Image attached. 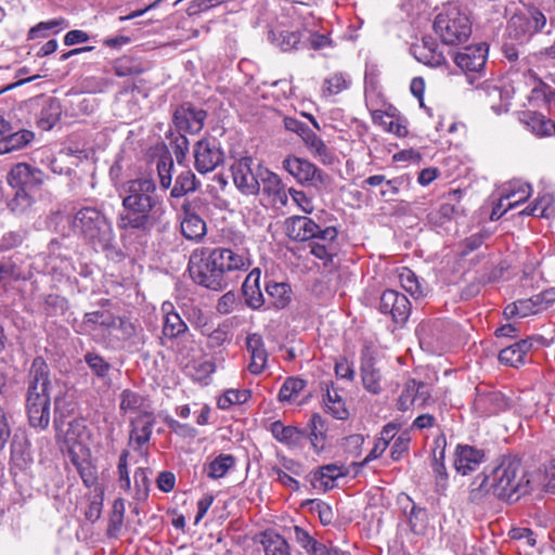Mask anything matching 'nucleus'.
I'll use <instances>...</instances> for the list:
<instances>
[{"mask_svg": "<svg viewBox=\"0 0 555 555\" xmlns=\"http://www.w3.org/2000/svg\"><path fill=\"white\" fill-rule=\"evenodd\" d=\"M119 196L122 206L118 216L120 229L150 231L164 221L166 205L152 178L140 177L126 181Z\"/></svg>", "mask_w": 555, "mask_h": 555, "instance_id": "nucleus-1", "label": "nucleus"}, {"mask_svg": "<svg viewBox=\"0 0 555 555\" xmlns=\"http://www.w3.org/2000/svg\"><path fill=\"white\" fill-rule=\"evenodd\" d=\"M249 267L250 260L245 251L224 247L196 249L189 260L192 280L214 291L228 286L230 273L247 271Z\"/></svg>", "mask_w": 555, "mask_h": 555, "instance_id": "nucleus-2", "label": "nucleus"}, {"mask_svg": "<svg viewBox=\"0 0 555 555\" xmlns=\"http://www.w3.org/2000/svg\"><path fill=\"white\" fill-rule=\"evenodd\" d=\"M529 479L521 462L516 456H504L500 464L486 475L478 487H472L469 500L480 502L487 495L515 502L528 492Z\"/></svg>", "mask_w": 555, "mask_h": 555, "instance_id": "nucleus-3", "label": "nucleus"}, {"mask_svg": "<svg viewBox=\"0 0 555 555\" xmlns=\"http://www.w3.org/2000/svg\"><path fill=\"white\" fill-rule=\"evenodd\" d=\"M75 234L86 240L94 249H108L115 238L112 223L95 207H83L70 219Z\"/></svg>", "mask_w": 555, "mask_h": 555, "instance_id": "nucleus-4", "label": "nucleus"}, {"mask_svg": "<svg viewBox=\"0 0 555 555\" xmlns=\"http://www.w3.org/2000/svg\"><path fill=\"white\" fill-rule=\"evenodd\" d=\"M433 28L443 44L460 46L469 39L473 23L465 9L449 3L436 15Z\"/></svg>", "mask_w": 555, "mask_h": 555, "instance_id": "nucleus-5", "label": "nucleus"}, {"mask_svg": "<svg viewBox=\"0 0 555 555\" xmlns=\"http://www.w3.org/2000/svg\"><path fill=\"white\" fill-rule=\"evenodd\" d=\"M83 430L85 426L81 423L77 421L70 422L65 435V441L68 444L72 464L76 467L83 485L91 488L98 481V470L91 461L90 450L76 441Z\"/></svg>", "mask_w": 555, "mask_h": 555, "instance_id": "nucleus-6", "label": "nucleus"}, {"mask_svg": "<svg viewBox=\"0 0 555 555\" xmlns=\"http://www.w3.org/2000/svg\"><path fill=\"white\" fill-rule=\"evenodd\" d=\"M49 367L40 357L34 359L29 371L26 409H50Z\"/></svg>", "mask_w": 555, "mask_h": 555, "instance_id": "nucleus-7", "label": "nucleus"}, {"mask_svg": "<svg viewBox=\"0 0 555 555\" xmlns=\"http://www.w3.org/2000/svg\"><path fill=\"white\" fill-rule=\"evenodd\" d=\"M194 166L199 173L214 171L224 160V153L216 138H203L193 149Z\"/></svg>", "mask_w": 555, "mask_h": 555, "instance_id": "nucleus-8", "label": "nucleus"}, {"mask_svg": "<svg viewBox=\"0 0 555 555\" xmlns=\"http://www.w3.org/2000/svg\"><path fill=\"white\" fill-rule=\"evenodd\" d=\"M253 165L254 159L249 156H244L235 160L231 166L235 186L246 195H256L260 190V173L255 172Z\"/></svg>", "mask_w": 555, "mask_h": 555, "instance_id": "nucleus-9", "label": "nucleus"}, {"mask_svg": "<svg viewBox=\"0 0 555 555\" xmlns=\"http://www.w3.org/2000/svg\"><path fill=\"white\" fill-rule=\"evenodd\" d=\"M283 168L299 183L325 181V175L307 159L288 155L282 163Z\"/></svg>", "mask_w": 555, "mask_h": 555, "instance_id": "nucleus-10", "label": "nucleus"}, {"mask_svg": "<svg viewBox=\"0 0 555 555\" xmlns=\"http://www.w3.org/2000/svg\"><path fill=\"white\" fill-rule=\"evenodd\" d=\"M44 180V173L28 164L15 165L8 175V182L13 189L31 191L39 188Z\"/></svg>", "mask_w": 555, "mask_h": 555, "instance_id": "nucleus-11", "label": "nucleus"}, {"mask_svg": "<svg viewBox=\"0 0 555 555\" xmlns=\"http://www.w3.org/2000/svg\"><path fill=\"white\" fill-rule=\"evenodd\" d=\"M379 311L390 314L396 323H404L411 311L409 299L395 289H386L379 300Z\"/></svg>", "mask_w": 555, "mask_h": 555, "instance_id": "nucleus-12", "label": "nucleus"}, {"mask_svg": "<svg viewBox=\"0 0 555 555\" xmlns=\"http://www.w3.org/2000/svg\"><path fill=\"white\" fill-rule=\"evenodd\" d=\"M207 113L204 109L185 103L176 109L173 122L180 131L195 134L203 129Z\"/></svg>", "mask_w": 555, "mask_h": 555, "instance_id": "nucleus-13", "label": "nucleus"}, {"mask_svg": "<svg viewBox=\"0 0 555 555\" xmlns=\"http://www.w3.org/2000/svg\"><path fill=\"white\" fill-rule=\"evenodd\" d=\"M488 57V46L483 42L464 48L454 54V63L465 73H480Z\"/></svg>", "mask_w": 555, "mask_h": 555, "instance_id": "nucleus-14", "label": "nucleus"}, {"mask_svg": "<svg viewBox=\"0 0 555 555\" xmlns=\"http://www.w3.org/2000/svg\"><path fill=\"white\" fill-rule=\"evenodd\" d=\"M117 325V318L108 310L87 312L81 322V332L88 334L101 333L103 338L113 335V328Z\"/></svg>", "mask_w": 555, "mask_h": 555, "instance_id": "nucleus-15", "label": "nucleus"}, {"mask_svg": "<svg viewBox=\"0 0 555 555\" xmlns=\"http://www.w3.org/2000/svg\"><path fill=\"white\" fill-rule=\"evenodd\" d=\"M534 343H538L542 346L548 345L547 339L542 336H532L528 339H522L502 349L499 353L500 362L511 366H518L519 364H524L525 357L527 352L533 347Z\"/></svg>", "mask_w": 555, "mask_h": 555, "instance_id": "nucleus-16", "label": "nucleus"}, {"mask_svg": "<svg viewBox=\"0 0 555 555\" xmlns=\"http://www.w3.org/2000/svg\"><path fill=\"white\" fill-rule=\"evenodd\" d=\"M322 230L319 224L306 216H293L285 220V232L294 241L313 240Z\"/></svg>", "mask_w": 555, "mask_h": 555, "instance_id": "nucleus-17", "label": "nucleus"}, {"mask_svg": "<svg viewBox=\"0 0 555 555\" xmlns=\"http://www.w3.org/2000/svg\"><path fill=\"white\" fill-rule=\"evenodd\" d=\"M447 439L444 435H439L434 440L431 450L433 470L435 473L437 492L443 493L448 486V473L444 465Z\"/></svg>", "mask_w": 555, "mask_h": 555, "instance_id": "nucleus-18", "label": "nucleus"}, {"mask_svg": "<svg viewBox=\"0 0 555 555\" xmlns=\"http://www.w3.org/2000/svg\"><path fill=\"white\" fill-rule=\"evenodd\" d=\"M163 314L162 334L167 339H176L185 334L189 330L186 323L176 311L175 306L170 301H165L160 308Z\"/></svg>", "mask_w": 555, "mask_h": 555, "instance_id": "nucleus-19", "label": "nucleus"}, {"mask_svg": "<svg viewBox=\"0 0 555 555\" xmlns=\"http://www.w3.org/2000/svg\"><path fill=\"white\" fill-rule=\"evenodd\" d=\"M246 349L250 356L248 371L254 375L261 374L267 367L268 352L262 337L259 334H250L246 338Z\"/></svg>", "mask_w": 555, "mask_h": 555, "instance_id": "nucleus-20", "label": "nucleus"}, {"mask_svg": "<svg viewBox=\"0 0 555 555\" xmlns=\"http://www.w3.org/2000/svg\"><path fill=\"white\" fill-rule=\"evenodd\" d=\"M483 461V452L470 446H457L454 457V468L462 475L476 470Z\"/></svg>", "mask_w": 555, "mask_h": 555, "instance_id": "nucleus-21", "label": "nucleus"}, {"mask_svg": "<svg viewBox=\"0 0 555 555\" xmlns=\"http://www.w3.org/2000/svg\"><path fill=\"white\" fill-rule=\"evenodd\" d=\"M155 416L152 412L143 411L135 418L131 421L130 441L134 442L138 448H141L150 441L153 426L155 424Z\"/></svg>", "mask_w": 555, "mask_h": 555, "instance_id": "nucleus-22", "label": "nucleus"}, {"mask_svg": "<svg viewBox=\"0 0 555 555\" xmlns=\"http://www.w3.org/2000/svg\"><path fill=\"white\" fill-rule=\"evenodd\" d=\"M415 59L430 67H438L446 63L443 53L431 38H424L421 44L413 47Z\"/></svg>", "mask_w": 555, "mask_h": 555, "instance_id": "nucleus-23", "label": "nucleus"}, {"mask_svg": "<svg viewBox=\"0 0 555 555\" xmlns=\"http://www.w3.org/2000/svg\"><path fill=\"white\" fill-rule=\"evenodd\" d=\"M338 232L334 227H326L313 240H310V253L321 260H330L333 253V243Z\"/></svg>", "mask_w": 555, "mask_h": 555, "instance_id": "nucleus-24", "label": "nucleus"}, {"mask_svg": "<svg viewBox=\"0 0 555 555\" xmlns=\"http://www.w3.org/2000/svg\"><path fill=\"white\" fill-rule=\"evenodd\" d=\"M180 225L182 235L189 241L199 242L207 233L206 222L185 205Z\"/></svg>", "mask_w": 555, "mask_h": 555, "instance_id": "nucleus-25", "label": "nucleus"}, {"mask_svg": "<svg viewBox=\"0 0 555 555\" xmlns=\"http://www.w3.org/2000/svg\"><path fill=\"white\" fill-rule=\"evenodd\" d=\"M270 433L279 442L289 447H298L306 438V431L296 426H286L281 421L270 425Z\"/></svg>", "mask_w": 555, "mask_h": 555, "instance_id": "nucleus-26", "label": "nucleus"}, {"mask_svg": "<svg viewBox=\"0 0 555 555\" xmlns=\"http://www.w3.org/2000/svg\"><path fill=\"white\" fill-rule=\"evenodd\" d=\"M259 178L263 184V193L272 197V203L285 206L288 202V196L280 177L266 170L263 173H260Z\"/></svg>", "mask_w": 555, "mask_h": 555, "instance_id": "nucleus-27", "label": "nucleus"}, {"mask_svg": "<svg viewBox=\"0 0 555 555\" xmlns=\"http://www.w3.org/2000/svg\"><path fill=\"white\" fill-rule=\"evenodd\" d=\"M520 120L538 137L555 134V122L541 113L525 112Z\"/></svg>", "mask_w": 555, "mask_h": 555, "instance_id": "nucleus-28", "label": "nucleus"}, {"mask_svg": "<svg viewBox=\"0 0 555 555\" xmlns=\"http://www.w3.org/2000/svg\"><path fill=\"white\" fill-rule=\"evenodd\" d=\"M361 374L363 387L371 393L377 395L382 391V374L376 367L375 360L372 357L362 359Z\"/></svg>", "mask_w": 555, "mask_h": 555, "instance_id": "nucleus-29", "label": "nucleus"}, {"mask_svg": "<svg viewBox=\"0 0 555 555\" xmlns=\"http://www.w3.org/2000/svg\"><path fill=\"white\" fill-rule=\"evenodd\" d=\"M326 421L319 414H313L309 422V433L306 438L309 439L311 447L317 453L325 449L326 443Z\"/></svg>", "mask_w": 555, "mask_h": 555, "instance_id": "nucleus-30", "label": "nucleus"}, {"mask_svg": "<svg viewBox=\"0 0 555 555\" xmlns=\"http://www.w3.org/2000/svg\"><path fill=\"white\" fill-rule=\"evenodd\" d=\"M259 271L254 270L247 275L242 286L246 304L253 309L260 308L266 301L259 287Z\"/></svg>", "mask_w": 555, "mask_h": 555, "instance_id": "nucleus-31", "label": "nucleus"}, {"mask_svg": "<svg viewBox=\"0 0 555 555\" xmlns=\"http://www.w3.org/2000/svg\"><path fill=\"white\" fill-rule=\"evenodd\" d=\"M340 476H343L341 469L334 464H330L312 473L310 482L313 488L326 491L334 487L335 480Z\"/></svg>", "mask_w": 555, "mask_h": 555, "instance_id": "nucleus-32", "label": "nucleus"}, {"mask_svg": "<svg viewBox=\"0 0 555 555\" xmlns=\"http://www.w3.org/2000/svg\"><path fill=\"white\" fill-rule=\"evenodd\" d=\"M302 38L300 30L272 29L269 39L282 51L287 52L297 49Z\"/></svg>", "mask_w": 555, "mask_h": 555, "instance_id": "nucleus-33", "label": "nucleus"}, {"mask_svg": "<svg viewBox=\"0 0 555 555\" xmlns=\"http://www.w3.org/2000/svg\"><path fill=\"white\" fill-rule=\"evenodd\" d=\"M302 141L314 158L324 165H332L334 163L335 156L333 152L314 131H311Z\"/></svg>", "mask_w": 555, "mask_h": 555, "instance_id": "nucleus-34", "label": "nucleus"}, {"mask_svg": "<svg viewBox=\"0 0 555 555\" xmlns=\"http://www.w3.org/2000/svg\"><path fill=\"white\" fill-rule=\"evenodd\" d=\"M35 138V134L29 130L12 131L10 126V132L4 135V139L0 141V154H7L12 151L21 150L28 145Z\"/></svg>", "mask_w": 555, "mask_h": 555, "instance_id": "nucleus-35", "label": "nucleus"}, {"mask_svg": "<svg viewBox=\"0 0 555 555\" xmlns=\"http://www.w3.org/2000/svg\"><path fill=\"white\" fill-rule=\"evenodd\" d=\"M399 282L402 288L416 299L426 296L428 293L427 285L409 268L400 270Z\"/></svg>", "mask_w": 555, "mask_h": 555, "instance_id": "nucleus-36", "label": "nucleus"}, {"mask_svg": "<svg viewBox=\"0 0 555 555\" xmlns=\"http://www.w3.org/2000/svg\"><path fill=\"white\" fill-rule=\"evenodd\" d=\"M62 114L61 104L56 99L49 98L43 101L38 117V125L43 130H50L60 119Z\"/></svg>", "mask_w": 555, "mask_h": 555, "instance_id": "nucleus-37", "label": "nucleus"}, {"mask_svg": "<svg viewBox=\"0 0 555 555\" xmlns=\"http://www.w3.org/2000/svg\"><path fill=\"white\" fill-rule=\"evenodd\" d=\"M266 293L270 305L278 309L285 308L291 301L292 289L287 283L269 282L266 284Z\"/></svg>", "mask_w": 555, "mask_h": 555, "instance_id": "nucleus-38", "label": "nucleus"}, {"mask_svg": "<svg viewBox=\"0 0 555 555\" xmlns=\"http://www.w3.org/2000/svg\"><path fill=\"white\" fill-rule=\"evenodd\" d=\"M197 186L196 176L190 169H186L178 175L176 183L170 191V195L171 197L179 198L188 193L195 192Z\"/></svg>", "mask_w": 555, "mask_h": 555, "instance_id": "nucleus-39", "label": "nucleus"}, {"mask_svg": "<svg viewBox=\"0 0 555 555\" xmlns=\"http://www.w3.org/2000/svg\"><path fill=\"white\" fill-rule=\"evenodd\" d=\"M532 193V188L529 183L515 180L511 181L507 185L504 186L502 197L505 199L515 198L512 203L514 206L519 205L520 203L527 201Z\"/></svg>", "mask_w": 555, "mask_h": 555, "instance_id": "nucleus-40", "label": "nucleus"}, {"mask_svg": "<svg viewBox=\"0 0 555 555\" xmlns=\"http://www.w3.org/2000/svg\"><path fill=\"white\" fill-rule=\"evenodd\" d=\"M324 404L326 411L337 420H346L349 412L343 398L339 396L336 389H327L324 397Z\"/></svg>", "mask_w": 555, "mask_h": 555, "instance_id": "nucleus-41", "label": "nucleus"}, {"mask_svg": "<svg viewBox=\"0 0 555 555\" xmlns=\"http://www.w3.org/2000/svg\"><path fill=\"white\" fill-rule=\"evenodd\" d=\"M235 464V457L231 454H219L206 467V475L211 479H218L227 475Z\"/></svg>", "mask_w": 555, "mask_h": 555, "instance_id": "nucleus-42", "label": "nucleus"}, {"mask_svg": "<svg viewBox=\"0 0 555 555\" xmlns=\"http://www.w3.org/2000/svg\"><path fill=\"white\" fill-rule=\"evenodd\" d=\"M507 30L511 37L517 40H524L534 35L528 18L524 14H515L511 17Z\"/></svg>", "mask_w": 555, "mask_h": 555, "instance_id": "nucleus-43", "label": "nucleus"}, {"mask_svg": "<svg viewBox=\"0 0 555 555\" xmlns=\"http://www.w3.org/2000/svg\"><path fill=\"white\" fill-rule=\"evenodd\" d=\"M538 309L532 300V297L527 299H519L515 302L507 305L504 309L506 318H526L530 314L538 313Z\"/></svg>", "mask_w": 555, "mask_h": 555, "instance_id": "nucleus-44", "label": "nucleus"}, {"mask_svg": "<svg viewBox=\"0 0 555 555\" xmlns=\"http://www.w3.org/2000/svg\"><path fill=\"white\" fill-rule=\"evenodd\" d=\"M350 79L343 73L330 75L323 82L322 93L324 96H331L348 89Z\"/></svg>", "mask_w": 555, "mask_h": 555, "instance_id": "nucleus-45", "label": "nucleus"}, {"mask_svg": "<svg viewBox=\"0 0 555 555\" xmlns=\"http://www.w3.org/2000/svg\"><path fill=\"white\" fill-rule=\"evenodd\" d=\"M114 73L118 77L135 76L141 74L144 68L138 60L130 56L117 59L113 65Z\"/></svg>", "mask_w": 555, "mask_h": 555, "instance_id": "nucleus-46", "label": "nucleus"}, {"mask_svg": "<svg viewBox=\"0 0 555 555\" xmlns=\"http://www.w3.org/2000/svg\"><path fill=\"white\" fill-rule=\"evenodd\" d=\"M306 387V382L297 377H288L282 385L279 399L282 402H292Z\"/></svg>", "mask_w": 555, "mask_h": 555, "instance_id": "nucleus-47", "label": "nucleus"}, {"mask_svg": "<svg viewBox=\"0 0 555 555\" xmlns=\"http://www.w3.org/2000/svg\"><path fill=\"white\" fill-rule=\"evenodd\" d=\"M417 380L411 378L404 384L403 390L397 400L399 411L405 412L412 405L416 404Z\"/></svg>", "mask_w": 555, "mask_h": 555, "instance_id": "nucleus-48", "label": "nucleus"}, {"mask_svg": "<svg viewBox=\"0 0 555 555\" xmlns=\"http://www.w3.org/2000/svg\"><path fill=\"white\" fill-rule=\"evenodd\" d=\"M173 160L170 156H162L156 164L160 188L168 190L172 182Z\"/></svg>", "mask_w": 555, "mask_h": 555, "instance_id": "nucleus-49", "label": "nucleus"}, {"mask_svg": "<svg viewBox=\"0 0 555 555\" xmlns=\"http://www.w3.org/2000/svg\"><path fill=\"white\" fill-rule=\"evenodd\" d=\"M134 489H133V498L137 501H144L147 499L149 490H150V478L149 472L145 468H138L134 472Z\"/></svg>", "mask_w": 555, "mask_h": 555, "instance_id": "nucleus-50", "label": "nucleus"}, {"mask_svg": "<svg viewBox=\"0 0 555 555\" xmlns=\"http://www.w3.org/2000/svg\"><path fill=\"white\" fill-rule=\"evenodd\" d=\"M263 545L266 555H291L286 540L280 534L266 537Z\"/></svg>", "mask_w": 555, "mask_h": 555, "instance_id": "nucleus-51", "label": "nucleus"}, {"mask_svg": "<svg viewBox=\"0 0 555 555\" xmlns=\"http://www.w3.org/2000/svg\"><path fill=\"white\" fill-rule=\"evenodd\" d=\"M145 399L139 393L126 389L120 395V410L124 412H135L144 408Z\"/></svg>", "mask_w": 555, "mask_h": 555, "instance_id": "nucleus-52", "label": "nucleus"}, {"mask_svg": "<svg viewBox=\"0 0 555 555\" xmlns=\"http://www.w3.org/2000/svg\"><path fill=\"white\" fill-rule=\"evenodd\" d=\"M250 397L249 390H227L218 400V406L222 410L229 409L232 404L246 402Z\"/></svg>", "mask_w": 555, "mask_h": 555, "instance_id": "nucleus-53", "label": "nucleus"}, {"mask_svg": "<svg viewBox=\"0 0 555 555\" xmlns=\"http://www.w3.org/2000/svg\"><path fill=\"white\" fill-rule=\"evenodd\" d=\"M117 325L113 328V332H118L117 338L120 340H129L138 335V332L141 331V327L134 324L127 317H116Z\"/></svg>", "mask_w": 555, "mask_h": 555, "instance_id": "nucleus-54", "label": "nucleus"}, {"mask_svg": "<svg viewBox=\"0 0 555 555\" xmlns=\"http://www.w3.org/2000/svg\"><path fill=\"white\" fill-rule=\"evenodd\" d=\"M85 361L92 372L100 378L105 377L111 370V364L96 352H87L85 354Z\"/></svg>", "mask_w": 555, "mask_h": 555, "instance_id": "nucleus-55", "label": "nucleus"}, {"mask_svg": "<svg viewBox=\"0 0 555 555\" xmlns=\"http://www.w3.org/2000/svg\"><path fill=\"white\" fill-rule=\"evenodd\" d=\"M31 204L33 197L28 191L16 189L14 196L8 203V207L14 214H24Z\"/></svg>", "mask_w": 555, "mask_h": 555, "instance_id": "nucleus-56", "label": "nucleus"}, {"mask_svg": "<svg viewBox=\"0 0 555 555\" xmlns=\"http://www.w3.org/2000/svg\"><path fill=\"white\" fill-rule=\"evenodd\" d=\"M128 456H129V451L124 450L119 455L118 465H117L118 483H119V487L126 491L131 490V480H130L129 470H128Z\"/></svg>", "mask_w": 555, "mask_h": 555, "instance_id": "nucleus-57", "label": "nucleus"}, {"mask_svg": "<svg viewBox=\"0 0 555 555\" xmlns=\"http://www.w3.org/2000/svg\"><path fill=\"white\" fill-rule=\"evenodd\" d=\"M29 425L34 428L46 429L50 423V409H26Z\"/></svg>", "mask_w": 555, "mask_h": 555, "instance_id": "nucleus-58", "label": "nucleus"}, {"mask_svg": "<svg viewBox=\"0 0 555 555\" xmlns=\"http://www.w3.org/2000/svg\"><path fill=\"white\" fill-rule=\"evenodd\" d=\"M289 537L291 539L295 540L307 552H309L310 548H312L313 545H315V543L318 542L309 534L308 531H306L299 526H293L292 528H289Z\"/></svg>", "mask_w": 555, "mask_h": 555, "instance_id": "nucleus-59", "label": "nucleus"}, {"mask_svg": "<svg viewBox=\"0 0 555 555\" xmlns=\"http://www.w3.org/2000/svg\"><path fill=\"white\" fill-rule=\"evenodd\" d=\"M531 94L533 99L542 98L548 106L555 107V89L541 79L538 80V85L532 89Z\"/></svg>", "mask_w": 555, "mask_h": 555, "instance_id": "nucleus-60", "label": "nucleus"}, {"mask_svg": "<svg viewBox=\"0 0 555 555\" xmlns=\"http://www.w3.org/2000/svg\"><path fill=\"white\" fill-rule=\"evenodd\" d=\"M12 428H11V415L10 413L0 404V452L4 449L11 437Z\"/></svg>", "mask_w": 555, "mask_h": 555, "instance_id": "nucleus-61", "label": "nucleus"}, {"mask_svg": "<svg viewBox=\"0 0 555 555\" xmlns=\"http://www.w3.org/2000/svg\"><path fill=\"white\" fill-rule=\"evenodd\" d=\"M363 443L364 437L360 434H354L344 439L343 447L351 456L358 457L361 454Z\"/></svg>", "mask_w": 555, "mask_h": 555, "instance_id": "nucleus-62", "label": "nucleus"}, {"mask_svg": "<svg viewBox=\"0 0 555 555\" xmlns=\"http://www.w3.org/2000/svg\"><path fill=\"white\" fill-rule=\"evenodd\" d=\"M532 300L539 312L552 307L555 304V288H547L532 296Z\"/></svg>", "mask_w": 555, "mask_h": 555, "instance_id": "nucleus-63", "label": "nucleus"}, {"mask_svg": "<svg viewBox=\"0 0 555 555\" xmlns=\"http://www.w3.org/2000/svg\"><path fill=\"white\" fill-rule=\"evenodd\" d=\"M527 18L534 34L542 31L547 22L544 11L539 8L529 9Z\"/></svg>", "mask_w": 555, "mask_h": 555, "instance_id": "nucleus-64", "label": "nucleus"}]
</instances>
